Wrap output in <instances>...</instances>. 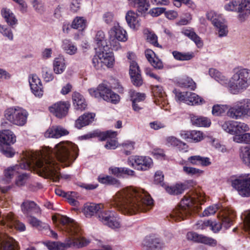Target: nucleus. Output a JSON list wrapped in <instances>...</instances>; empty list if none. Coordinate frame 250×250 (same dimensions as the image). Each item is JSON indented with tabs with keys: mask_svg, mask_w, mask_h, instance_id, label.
Here are the masks:
<instances>
[{
	"mask_svg": "<svg viewBox=\"0 0 250 250\" xmlns=\"http://www.w3.org/2000/svg\"><path fill=\"white\" fill-rule=\"evenodd\" d=\"M233 211L230 208L224 207L220 204H216L213 206H209L204 210L203 215L204 216H208L214 214L217 211H219L218 217L222 216L221 214L224 213L225 211Z\"/></svg>",
	"mask_w": 250,
	"mask_h": 250,
	"instance_id": "c85d7f7f",
	"label": "nucleus"
},
{
	"mask_svg": "<svg viewBox=\"0 0 250 250\" xmlns=\"http://www.w3.org/2000/svg\"><path fill=\"white\" fill-rule=\"evenodd\" d=\"M69 107L68 102L60 101L50 106L49 110L57 117L62 118L67 114Z\"/></svg>",
	"mask_w": 250,
	"mask_h": 250,
	"instance_id": "aec40b11",
	"label": "nucleus"
},
{
	"mask_svg": "<svg viewBox=\"0 0 250 250\" xmlns=\"http://www.w3.org/2000/svg\"><path fill=\"white\" fill-rule=\"evenodd\" d=\"M86 27V21L82 17H77L73 21L71 27L80 31L83 30Z\"/></svg>",
	"mask_w": 250,
	"mask_h": 250,
	"instance_id": "79ce46f5",
	"label": "nucleus"
},
{
	"mask_svg": "<svg viewBox=\"0 0 250 250\" xmlns=\"http://www.w3.org/2000/svg\"><path fill=\"white\" fill-rule=\"evenodd\" d=\"M228 105L227 104H215L212 108V114L215 116H221L228 111Z\"/></svg>",
	"mask_w": 250,
	"mask_h": 250,
	"instance_id": "49530a36",
	"label": "nucleus"
},
{
	"mask_svg": "<svg viewBox=\"0 0 250 250\" xmlns=\"http://www.w3.org/2000/svg\"><path fill=\"white\" fill-rule=\"evenodd\" d=\"M95 42L97 44V48H96L97 50L105 51H110V47L107 44L106 41L105 39V35L103 31H97L95 38Z\"/></svg>",
	"mask_w": 250,
	"mask_h": 250,
	"instance_id": "393cba45",
	"label": "nucleus"
},
{
	"mask_svg": "<svg viewBox=\"0 0 250 250\" xmlns=\"http://www.w3.org/2000/svg\"><path fill=\"white\" fill-rule=\"evenodd\" d=\"M83 212L86 217H91L98 213L99 220L112 229L120 227L119 218L116 214L113 211L106 210L102 204L86 203L84 205Z\"/></svg>",
	"mask_w": 250,
	"mask_h": 250,
	"instance_id": "39448f33",
	"label": "nucleus"
},
{
	"mask_svg": "<svg viewBox=\"0 0 250 250\" xmlns=\"http://www.w3.org/2000/svg\"><path fill=\"white\" fill-rule=\"evenodd\" d=\"M129 75L134 85L140 86L143 84V80L139 67L134 61L130 62Z\"/></svg>",
	"mask_w": 250,
	"mask_h": 250,
	"instance_id": "412c9836",
	"label": "nucleus"
},
{
	"mask_svg": "<svg viewBox=\"0 0 250 250\" xmlns=\"http://www.w3.org/2000/svg\"><path fill=\"white\" fill-rule=\"evenodd\" d=\"M191 121L193 125L197 126L208 127L211 124L209 119L202 116L193 115L191 117Z\"/></svg>",
	"mask_w": 250,
	"mask_h": 250,
	"instance_id": "e433bc0d",
	"label": "nucleus"
},
{
	"mask_svg": "<svg viewBox=\"0 0 250 250\" xmlns=\"http://www.w3.org/2000/svg\"><path fill=\"white\" fill-rule=\"evenodd\" d=\"M103 100L114 104H117L120 101V96L117 94L112 92L111 90L105 86V93L104 94Z\"/></svg>",
	"mask_w": 250,
	"mask_h": 250,
	"instance_id": "58836bf2",
	"label": "nucleus"
},
{
	"mask_svg": "<svg viewBox=\"0 0 250 250\" xmlns=\"http://www.w3.org/2000/svg\"><path fill=\"white\" fill-rule=\"evenodd\" d=\"M116 133H117V132ZM117 135V134L115 137L108 136L107 137L105 140L108 139V140L106 144L104 146L106 148L114 149L117 147L118 142L115 139Z\"/></svg>",
	"mask_w": 250,
	"mask_h": 250,
	"instance_id": "e2e57ef3",
	"label": "nucleus"
},
{
	"mask_svg": "<svg viewBox=\"0 0 250 250\" xmlns=\"http://www.w3.org/2000/svg\"><path fill=\"white\" fill-rule=\"evenodd\" d=\"M54 223H60L63 225L65 231L69 235L65 242L45 241L43 244L49 250H65L71 247L81 248L87 244L81 236V229L77 223L66 216L56 214L52 216Z\"/></svg>",
	"mask_w": 250,
	"mask_h": 250,
	"instance_id": "7ed1b4c3",
	"label": "nucleus"
},
{
	"mask_svg": "<svg viewBox=\"0 0 250 250\" xmlns=\"http://www.w3.org/2000/svg\"><path fill=\"white\" fill-rule=\"evenodd\" d=\"M207 17L208 20L212 22L214 26L223 21L222 17L213 11L208 12L207 14Z\"/></svg>",
	"mask_w": 250,
	"mask_h": 250,
	"instance_id": "603ef678",
	"label": "nucleus"
},
{
	"mask_svg": "<svg viewBox=\"0 0 250 250\" xmlns=\"http://www.w3.org/2000/svg\"><path fill=\"white\" fill-rule=\"evenodd\" d=\"M29 83L32 93L37 97L41 98L43 94V86L41 80L36 74L29 76Z\"/></svg>",
	"mask_w": 250,
	"mask_h": 250,
	"instance_id": "6ab92c4d",
	"label": "nucleus"
},
{
	"mask_svg": "<svg viewBox=\"0 0 250 250\" xmlns=\"http://www.w3.org/2000/svg\"><path fill=\"white\" fill-rule=\"evenodd\" d=\"M172 55L175 59L178 61H188L193 57V53H182L177 51L172 52Z\"/></svg>",
	"mask_w": 250,
	"mask_h": 250,
	"instance_id": "8fccbe9b",
	"label": "nucleus"
},
{
	"mask_svg": "<svg viewBox=\"0 0 250 250\" xmlns=\"http://www.w3.org/2000/svg\"><path fill=\"white\" fill-rule=\"evenodd\" d=\"M183 171L187 174L191 176H199L203 173V171L193 167L184 166Z\"/></svg>",
	"mask_w": 250,
	"mask_h": 250,
	"instance_id": "3c124183",
	"label": "nucleus"
},
{
	"mask_svg": "<svg viewBox=\"0 0 250 250\" xmlns=\"http://www.w3.org/2000/svg\"><path fill=\"white\" fill-rule=\"evenodd\" d=\"M193 199L192 197H185L170 214L171 217L177 221H180L189 214V208L192 205Z\"/></svg>",
	"mask_w": 250,
	"mask_h": 250,
	"instance_id": "2eb2a0df",
	"label": "nucleus"
},
{
	"mask_svg": "<svg viewBox=\"0 0 250 250\" xmlns=\"http://www.w3.org/2000/svg\"><path fill=\"white\" fill-rule=\"evenodd\" d=\"M235 10L239 13L238 18L244 21L250 14V0H232Z\"/></svg>",
	"mask_w": 250,
	"mask_h": 250,
	"instance_id": "dca6fc26",
	"label": "nucleus"
},
{
	"mask_svg": "<svg viewBox=\"0 0 250 250\" xmlns=\"http://www.w3.org/2000/svg\"><path fill=\"white\" fill-rule=\"evenodd\" d=\"M179 85L182 87H186L194 90L196 88V83L193 80L189 77L183 78L178 82Z\"/></svg>",
	"mask_w": 250,
	"mask_h": 250,
	"instance_id": "09e8293b",
	"label": "nucleus"
},
{
	"mask_svg": "<svg viewBox=\"0 0 250 250\" xmlns=\"http://www.w3.org/2000/svg\"><path fill=\"white\" fill-rule=\"evenodd\" d=\"M210 220H199L195 224V228L197 229H205L209 227Z\"/></svg>",
	"mask_w": 250,
	"mask_h": 250,
	"instance_id": "338daca9",
	"label": "nucleus"
},
{
	"mask_svg": "<svg viewBox=\"0 0 250 250\" xmlns=\"http://www.w3.org/2000/svg\"><path fill=\"white\" fill-rule=\"evenodd\" d=\"M16 184L18 186H23L26 182L28 178L29 175L26 173H22L21 171V173L16 176Z\"/></svg>",
	"mask_w": 250,
	"mask_h": 250,
	"instance_id": "680f3d73",
	"label": "nucleus"
},
{
	"mask_svg": "<svg viewBox=\"0 0 250 250\" xmlns=\"http://www.w3.org/2000/svg\"><path fill=\"white\" fill-rule=\"evenodd\" d=\"M209 74L221 84L227 87L230 92L233 94L242 92L250 85V70L247 69L235 71L229 80L214 68L209 69Z\"/></svg>",
	"mask_w": 250,
	"mask_h": 250,
	"instance_id": "20e7f679",
	"label": "nucleus"
},
{
	"mask_svg": "<svg viewBox=\"0 0 250 250\" xmlns=\"http://www.w3.org/2000/svg\"><path fill=\"white\" fill-rule=\"evenodd\" d=\"M189 134V139H191V140L195 142H199L201 141L203 138L202 132L199 131H190Z\"/></svg>",
	"mask_w": 250,
	"mask_h": 250,
	"instance_id": "0e129e2a",
	"label": "nucleus"
},
{
	"mask_svg": "<svg viewBox=\"0 0 250 250\" xmlns=\"http://www.w3.org/2000/svg\"><path fill=\"white\" fill-rule=\"evenodd\" d=\"M181 33L185 36L191 40L196 34L193 28L184 27L182 29Z\"/></svg>",
	"mask_w": 250,
	"mask_h": 250,
	"instance_id": "69168bd1",
	"label": "nucleus"
},
{
	"mask_svg": "<svg viewBox=\"0 0 250 250\" xmlns=\"http://www.w3.org/2000/svg\"><path fill=\"white\" fill-rule=\"evenodd\" d=\"M241 217L243 219V229L250 237V210L245 211Z\"/></svg>",
	"mask_w": 250,
	"mask_h": 250,
	"instance_id": "a18cd8bd",
	"label": "nucleus"
},
{
	"mask_svg": "<svg viewBox=\"0 0 250 250\" xmlns=\"http://www.w3.org/2000/svg\"><path fill=\"white\" fill-rule=\"evenodd\" d=\"M39 160H40V154L39 153L38 155L34 153H29L25 162L7 167L4 171L6 182H9L12 178L20 174L21 171L29 168L32 165L36 166L38 168L36 161Z\"/></svg>",
	"mask_w": 250,
	"mask_h": 250,
	"instance_id": "423d86ee",
	"label": "nucleus"
},
{
	"mask_svg": "<svg viewBox=\"0 0 250 250\" xmlns=\"http://www.w3.org/2000/svg\"><path fill=\"white\" fill-rule=\"evenodd\" d=\"M144 250H162L164 244L157 238L146 237L142 243Z\"/></svg>",
	"mask_w": 250,
	"mask_h": 250,
	"instance_id": "4be33fe9",
	"label": "nucleus"
},
{
	"mask_svg": "<svg viewBox=\"0 0 250 250\" xmlns=\"http://www.w3.org/2000/svg\"><path fill=\"white\" fill-rule=\"evenodd\" d=\"M11 145H0V151L7 157H12L15 155V151L11 146Z\"/></svg>",
	"mask_w": 250,
	"mask_h": 250,
	"instance_id": "5fc2aeb1",
	"label": "nucleus"
},
{
	"mask_svg": "<svg viewBox=\"0 0 250 250\" xmlns=\"http://www.w3.org/2000/svg\"><path fill=\"white\" fill-rule=\"evenodd\" d=\"M204 102L201 97L194 93L188 92V93L187 100H186V104L188 105H196L202 104Z\"/></svg>",
	"mask_w": 250,
	"mask_h": 250,
	"instance_id": "a19ab883",
	"label": "nucleus"
},
{
	"mask_svg": "<svg viewBox=\"0 0 250 250\" xmlns=\"http://www.w3.org/2000/svg\"><path fill=\"white\" fill-rule=\"evenodd\" d=\"M3 201L0 202V206H2ZM0 218H1V223L3 225H6L9 228H15L17 229L22 231L25 230V226L21 222L17 220L14 215L10 212L6 215H1V212L0 211Z\"/></svg>",
	"mask_w": 250,
	"mask_h": 250,
	"instance_id": "f3484780",
	"label": "nucleus"
},
{
	"mask_svg": "<svg viewBox=\"0 0 250 250\" xmlns=\"http://www.w3.org/2000/svg\"><path fill=\"white\" fill-rule=\"evenodd\" d=\"M21 209L24 214L28 215L31 211L37 212L39 208L34 202L25 201L22 203Z\"/></svg>",
	"mask_w": 250,
	"mask_h": 250,
	"instance_id": "4c0bfd02",
	"label": "nucleus"
},
{
	"mask_svg": "<svg viewBox=\"0 0 250 250\" xmlns=\"http://www.w3.org/2000/svg\"><path fill=\"white\" fill-rule=\"evenodd\" d=\"M69 134L68 131L60 125L52 126L49 127L45 132L44 136L46 138L58 139Z\"/></svg>",
	"mask_w": 250,
	"mask_h": 250,
	"instance_id": "b1692460",
	"label": "nucleus"
},
{
	"mask_svg": "<svg viewBox=\"0 0 250 250\" xmlns=\"http://www.w3.org/2000/svg\"><path fill=\"white\" fill-rule=\"evenodd\" d=\"M79 155V149L76 145L69 142L62 141L56 145L54 148H48L45 155L41 154L40 160L36 164L40 171L50 177L55 182L60 178L69 179L71 176L61 174L58 163L63 167L71 166Z\"/></svg>",
	"mask_w": 250,
	"mask_h": 250,
	"instance_id": "f257e3e1",
	"label": "nucleus"
},
{
	"mask_svg": "<svg viewBox=\"0 0 250 250\" xmlns=\"http://www.w3.org/2000/svg\"><path fill=\"white\" fill-rule=\"evenodd\" d=\"M16 141L14 134L10 130L0 131V145H12Z\"/></svg>",
	"mask_w": 250,
	"mask_h": 250,
	"instance_id": "bb28decb",
	"label": "nucleus"
},
{
	"mask_svg": "<svg viewBox=\"0 0 250 250\" xmlns=\"http://www.w3.org/2000/svg\"><path fill=\"white\" fill-rule=\"evenodd\" d=\"M129 94L132 103H139L143 101L146 98L145 94L137 92L134 90H130Z\"/></svg>",
	"mask_w": 250,
	"mask_h": 250,
	"instance_id": "864d4df0",
	"label": "nucleus"
},
{
	"mask_svg": "<svg viewBox=\"0 0 250 250\" xmlns=\"http://www.w3.org/2000/svg\"><path fill=\"white\" fill-rule=\"evenodd\" d=\"M53 70L55 74H61L62 73L65 68L66 64L64 58L62 56H59L55 58L53 62Z\"/></svg>",
	"mask_w": 250,
	"mask_h": 250,
	"instance_id": "72a5a7b5",
	"label": "nucleus"
},
{
	"mask_svg": "<svg viewBox=\"0 0 250 250\" xmlns=\"http://www.w3.org/2000/svg\"><path fill=\"white\" fill-rule=\"evenodd\" d=\"M42 75L44 80L47 82L52 81L54 79V76L51 69L47 67L42 68Z\"/></svg>",
	"mask_w": 250,
	"mask_h": 250,
	"instance_id": "052dcab7",
	"label": "nucleus"
},
{
	"mask_svg": "<svg viewBox=\"0 0 250 250\" xmlns=\"http://www.w3.org/2000/svg\"><path fill=\"white\" fill-rule=\"evenodd\" d=\"M109 42L112 50L121 49L119 42H125L127 40L126 32L118 23L115 24L108 32Z\"/></svg>",
	"mask_w": 250,
	"mask_h": 250,
	"instance_id": "f8f14e48",
	"label": "nucleus"
},
{
	"mask_svg": "<svg viewBox=\"0 0 250 250\" xmlns=\"http://www.w3.org/2000/svg\"><path fill=\"white\" fill-rule=\"evenodd\" d=\"M28 221L31 225L34 227H36L38 229H49V226L47 224L42 222L34 216H30L28 219Z\"/></svg>",
	"mask_w": 250,
	"mask_h": 250,
	"instance_id": "c03bdc74",
	"label": "nucleus"
},
{
	"mask_svg": "<svg viewBox=\"0 0 250 250\" xmlns=\"http://www.w3.org/2000/svg\"><path fill=\"white\" fill-rule=\"evenodd\" d=\"M188 161L191 165L195 166L207 167L211 164V162L209 158L202 157L199 155H194L189 157L188 159Z\"/></svg>",
	"mask_w": 250,
	"mask_h": 250,
	"instance_id": "473e14b6",
	"label": "nucleus"
},
{
	"mask_svg": "<svg viewBox=\"0 0 250 250\" xmlns=\"http://www.w3.org/2000/svg\"><path fill=\"white\" fill-rule=\"evenodd\" d=\"M166 190L169 194L177 195L181 194L185 189V185L183 184H177L174 186H167L165 188Z\"/></svg>",
	"mask_w": 250,
	"mask_h": 250,
	"instance_id": "37998d69",
	"label": "nucleus"
},
{
	"mask_svg": "<svg viewBox=\"0 0 250 250\" xmlns=\"http://www.w3.org/2000/svg\"><path fill=\"white\" fill-rule=\"evenodd\" d=\"M135 143L130 141H126L122 144L123 152L126 155H130L134 149Z\"/></svg>",
	"mask_w": 250,
	"mask_h": 250,
	"instance_id": "13d9d810",
	"label": "nucleus"
},
{
	"mask_svg": "<svg viewBox=\"0 0 250 250\" xmlns=\"http://www.w3.org/2000/svg\"><path fill=\"white\" fill-rule=\"evenodd\" d=\"M239 156L242 162L250 168V146H242L239 149Z\"/></svg>",
	"mask_w": 250,
	"mask_h": 250,
	"instance_id": "c9c22d12",
	"label": "nucleus"
},
{
	"mask_svg": "<svg viewBox=\"0 0 250 250\" xmlns=\"http://www.w3.org/2000/svg\"><path fill=\"white\" fill-rule=\"evenodd\" d=\"M105 86L104 84H100L97 89L90 88L88 90L90 95L95 98H102L103 99L105 93Z\"/></svg>",
	"mask_w": 250,
	"mask_h": 250,
	"instance_id": "de8ad7c7",
	"label": "nucleus"
},
{
	"mask_svg": "<svg viewBox=\"0 0 250 250\" xmlns=\"http://www.w3.org/2000/svg\"><path fill=\"white\" fill-rule=\"evenodd\" d=\"M125 19L130 28L137 30L140 26V19L137 14L134 12L128 11L126 14Z\"/></svg>",
	"mask_w": 250,
	"mask_h": 250,
	"instance_id": "cd10ccee",
	"label": "nucleus"
},
{
	"mask_svg": "<svg viewBox=\"0 0 250 250\" xmlns=\"http://www.w3.org/2000/svg\"><path fill=\"white\" fill-rule=\"evenodd\" d=\"M117 135L116 131L107 130L101 132L100 131H94L80 137L81 140H86L92 138L98 137L101 141H104L108 136L115 137Z\"/></svg>",
	"mask_w": 250,
	"mask_h": 250,
	"instance_id": "5701e85b",
	"label": "nucleus"
},
{
	"mask_svg": "<svg viewBox=\"0 0 250 250\" xmlns=\"http://www.w3.org/2000/svg\"><path fill=\"white\" fill-rule=\"evenodd\" d=\"M95 116V114L92 113H84L76 121L75 126L78 129H81L82 127L88 125L94 121Z\"/></svg>",
	"mask_w": 250,
	"mask_h": 250,
	"instance_id": "a878e982",
	"label": "nucleus"
},
{
	"mask_svg": "<svg viewBox=\"0 0 250 250\" xmlns=\"http://www.w3.org/2000/svg\"><path fill=\"white\" fill-rule=\"evenodd\" d=\"M73 103L75 108L78 110H83L87 104L83 96L78 92H75L72 95Z\"/></svg>",
	"mask_w": 250,
	"mask_h": 250,
	"instance_id": "c756f323",
	"label": "nucleus"
},
{
	"mask_svg": "<svg viewBox=\"0 0 250 250\" xmlns=\"http://www.w3.org/2000/svg\"><path fill=\"white\" fill-rule=\"evenodd\" d=\"M146 57L152 66L157 69H162L163 64L162 61L155 57L154 52L151 50H146L145 52Z\"/></svg>",
	"mask_w": 250,
	"mask_h": 250,
	"instance_id": "2f4dec72",
	"label": "nucleus"
},
{
	"mask_svg": "<svg viewBox=\"0 0 250 250\" xmlns=\"http://www.w3.org/2000/svg\"><path fill=\"white\" fill-rule=\"evenodd\" d=\"M112 205L125 214L146 211L153 206V200L144 189L129 187L116 193Z\"/></svg>",
	"mask_w": 250,
	"mask_h": 250,
	"instance_id": "f03ea898",
	"label": "nucleus"
},
{
	"mask_svg": "<svg viewBox=\"0 0 250 250\" xmlns=\"http://www.w3.org/2000/svg\"><path fill=\"white\" fill-rule=\"evenodd\" d=\"M147 40L148 42L154 46H159L157 41V36L154 33L149 32L147 35Z\"/></svg>",
	"mask_w": 250,
	"mask_h": 250,
	"instance_id": "774afa93",
	"label": "nucleus"
},
{
	"mask_svg": "<svg viewBox=\"0 0 250 250\" xmlns=\"http://www.w3.org/2000/svg\"><path fill=\"white\" fill-rule=\"evenodd\" d=\"M1 14L6 23L9 26L13 27L14 26L18 24V20L10 9L7 8H3L1 10Z\"/></svg>",
	"mask_w": 250,
	"mask_h": 250,
	"instance_id": "7c9ffc66",
	"label": "nucleus"
},
{
	"mask_svg": "<svg viewBox=\"0 0 250 250\" xmlns=\"http://www.w3.org/2000/svg\"><path fill=\"white\" fill-rule=\"evenodd\" d=\"M232 187L242 197H250V173H244L231 179Z\"/></svg>",
	"mask_w": 250,
	"mask_h": 250,
	"instance_id": "9d476101",
	"label": "nucleus"
},
{
	"mask_svg": "<svg viewBox=\"0 0 250 250\" xmlns=\"http://www.w3.org/2000/svg\"><path fill=\"white\" fill-rule=\"evenodd\" d=\"M222 129L230 134L233 135V140L237 143H244L245 142H239L235 140L237 137H242L246 132L249 130V125L243 122L235 121H227L222 122L220 123Z\"/></svg>",
	"mask_w": 250,
	"mask_h": 250,
	"instance_id": "0eeeda50",
	"label": "nucleus"
},
{
	"mask_svg": "<svg viewBox=\"0 0 250 250\" xmlns=\"http://www.w3.org/2000/svg\"><path fill=\"white\" fill-rule=\"evenodd\" d=\"M186 237L188 240L194 242L202 243L210 247H214L217 245V241L211 237L199 234L196 232L190 231L187 233Z\"/></svg>",
	"mask_w": 250,
	"mask_h": 250,
	"instance_id": "a211bd4d",
	"label": "nucleus"
},
{
	"mask_svg": "<svg viewBox=\"0 0 250 250\" xmlns=\"http://www.w3.org/2000/svg\"><path fill=\"white\" fill-rule=\"evenodd\" d=\"M130 4L136 8L137 11L141 13H144L147 11L149 4L147 0H128Z\"/></svg>",
	"mask_w": 250,
	"mask_h": 250,
	"instance_id": "f704fd0d",
	"label": "nucleus"
},
{
	"mask_svg": "<svg viewBox=\"0 0 250 250\" xmlns=\"http://www.w3.org/2000/svg\"><path fill=\"white\" fill-rule=\"evenodd\" d=\"M250 112V100L246 99L237 102L232 106L229 107L227 115L234 120L240 119Z\"/></svg>",
	"mask_w": 250,
	"mask_h": 250,
	"instance_id": "9b49d317",
	"label": "nucleus"
},
{
	"mask_svg": "<svg viewBox=\"0 0 250 250\" xmlns=\"http://www.w3.org/2000/svg\"><path fill=\"white\" fill-rule=\"evenodd\" d=\"M221 215L222 216L219 217L221 221V223L210 220L209 228L214 233L218 232L222 227L225 229L229 228L232 225V222L235 217V213L234 211L227 210Z\"/></svg>",
	"mask_w": 250,
	"mask_h": 250,
	"instance_id": "ddd939ff",
	"label": "nucleus"
},
{
	"mask_svg": "<svg viewBox=\"0 0 250 250\" xmlns=\"http://www.w3.org/2000/svg\"><path fill=\"white\" fill-rule=\"evenodd\" d=\"M114 62L113 54L110 51L97 50L94 56L92 63L93 67L96 70L104 69V67H112Z\"/></svg>",
	"mask_w": 250,
	"mask_h": 250,
	"instance_id": "1a4fd4ad",
	"label": "nucleus"
},
{
	"mask_svg": "<svg viewBox=\"0 0 250 250\" xmlns=\"http://www.w3.org/2000/svg\"><path fill=\"white\" fill-rule=\"evenodd\" d=\"M28 112L19 106L7 108L4 112V117L8 121L18 126H23L27 122Z\"/></svg>",
	"mask_w": 250,
	"mask_h": 250,
	"instance_id": "6e6552de",
	"label": "nucleus"
},
{
	"mask_svg": "<svg viewBox=\"0 0 250 250\" xmlns=\"http://www.w3.org/2000/svg\"><path fill=\"white\" fill-rule=\"evenodd\" d=\"M62 48L68 54L72 55L77 51V47L70 40L65 39L62 41Z\"/></svg>",
	"mask_w": 250,
	"mask_h": 250,
	"instance_id": "ea45409f",
	"label": "nucleus"
},
{
	"mask_svg": "<svg viewBox=\"0 0 250 250\" xmlns=\"http://www.w3.org/2000/svg\"><path fill=\"white\" fill-rule=\"evenodd\" d=\"M219 22L218 24L214 25L217 29L219 37H223L227 36L228 33V29L227 25L222 21Z\"/></svg>",
	"mask_w": 250,
	"mask_h": 250,
	"instance_id": "6e6d98bb",
	"label": "nucleus"
},
{
	"mask_svg": "<svg viewBox=\"0 0 250 250\" xmlns=\"http://www.w3.org/2000/svg\"><path fill=\"white\" fill-rule=\"evenodd\" d=\"M0 33L10 41L13 40L14 36L11 29L6 25L0 24Z\"/></svg>",
	"mask_w": 250,
	"mask_h": 250,
	"instance_id": "4d7b16f0",
	"label": "nucleus"
},
{
	"mask_svg": "<svg viewBox=\"0 0 250 250\" xmlns=\"http://www.w3.org/2000/svg\"><path fill=\"white\" fill-rule=\"evenodd\" d=\"M152 160L148 156L133 155L129 156L127 164L137 170L146 171L152 165Z\"/></svg>",
	"mask_w": 250,
	"mask_h": 250,
	"instance_id": "4468645a",
	"label": "nucleus"
},
{
	"mask_svg": "<svg viewBox=\"0 0 250 250\" xmlns=\"http://www.w3.org/2000/svg\"><path fill=\"white\" fill-rule=\"evenodd\" d=\"M31 2L34 9L37 13L42 14L45 11L44 4L41 0H32Z\"/></svg>",
	"mask_w": 250,
	"mask_h": 250,
	"instance_id": "bf43d9fd",
	"label": "nucleus"
}]
</instances>
